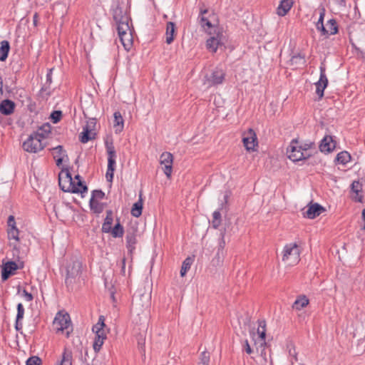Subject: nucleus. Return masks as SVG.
Masks as SVG:
<instances>
[{
    "mask_svg": "<svg viewBox=\"0 0 365 365\" xmlns=\"http://www.w3.org/2000/svg\"><path fill=\"white\" fill-rule=\"evenodd\" d=\"M287 154L289 159L293 162L303 160L311 156L309 153L303 152L302 150L300 149L299 140L297 138L291 141L290 145L287 149Z\"/></svg>",
    "mask_w": 365,
    "mask_h": 365,
    "instance_id": "nucleus-4",
    "label": "nucleus"
},
{
    "mask_svg": "<svg viewBox=\"0 0 365 365\" xmlns=\"http://www.w3.org/2000/svg\"><path fill=\"white\" fill-rule=\"evenodd\" d=\"M324 209L320 205L315 203L309 206L307 210L304 213V216L309 219H314L319 216Z\"/></svg>",
    "mask_w": 365,
    "mask_h": 365,
    "instance_id": "nucleus-18",
    "label": "nucleus"
},
{
    "mask_svg": "<svg viewBox=\"0 0 365 365\" xmlns=\"http://www.w3.org/2000/svg\"><path fill=\"white\" fill-rule=\"evenodd\" d=\"M96 338H100V339L102 338L103 339H106V334L105 333V331L103 330L100 333H96Z\"/></svg>",
    "mask_w": 365,
    "mask_h": 365,
    "instance_id": "nucleus-60",
    "label": "nucleus"
},
{
    "mask_svg": "<svg viewBox=\"0 0 365 365\" xmlns=\"http://www.w3.org/2000/svg\"><path fill=\"white\" fill-rule=\"evenodd\" d=\"M328 85V79L327 76L322 75V78H319V81L315 83L316 93L319 96V98H322L324 96V91Z\"/></svg>",
    "mask_w": 365,
    "mask_h": 365,
    "instance_id": "nucleus-23",
    "label": "nucleus"
},
{
    "mask_svg": "<svg viewBox=\"0 0 365 365\" xmlns=\"http://www.w3.org/2000/svg\"><path fill=\"white\" fill-rule=\"evenodd\" d=\"M7 225H8L7 231H12V230H18L16 226L15 218L13 215L9 216L8 220H7Z\"/></svg>",
    "mask_w": 365,
    "mask_h": 365,
    "instance_id": "nucleus-47",
    "label": "nucleus"
},
{
    "mask_svg": "<svg viewBox=\"0 0 365 365\" xmlns=\"http://www.w3.org/2000/svg\"><path fill=\"white\" fill-rule=\"evenodd\" d=\"M41 360L38 356H31L26 361V365H41Z\"/></svg>",
    "mask_w": 365,
    "mask_h": 365,
    "instance_id": "nucleus-51",
    "label": "nucleus"
},
{
    "mask_svg": "<svg viewBox=\"0 0 365 365\" xmlns=\"http://www.w3.org/2000/svg\"><path fill=\"white\" fill-rule=\"evenodd\" d=\"M212 226L215 228H217L221 223V214L219 211H215L213 212Z\"/></svg>",
    "mask_w": 365,
    "mask_h": 365,
    "instance_id": "nucleus-45",
    "label": "nucleus"
},
{
    "mask_svg": "<svg viewBox=\"0 0 365 365\" xmlns=\"http://www.w3.org/2000/svg\"><path fill=\"white\" fill-rule=\"evenodd\" d=\"M225 247V231L220 233V239L218 243L217 250L224 251Z\"/></svg>",
    "mask_w": 365,
    "mask_h": 365,
    "instance_id": "nucleus-54",
    "label": "nucleus"
},
{
    "mask_svg": "<svg viewBox=\"0 0 365 365\" xmlns=\"http://www.w3.org/2000/svg\"><path fill=\"white\" fill-rule=\"evenodd\" d=\"M21 268H23V262H20L19 264L14 261H8L5 263L3 262L1 269L2 281L7 280L10 276L15 274L17 269Z\"/></svg>",
    "mask_w": 365,
    "mask_h": 365,
    "instance_id": "nucleus-10",
    "label": "nucleus"
},
{
    "mask_svg": "<svg viewBox=\"0 0 365 365\" xmlns=\"http://www.w3.org/2000/svg\"><path fill=\"white\" fill-rule=\"evenodd\" d=\"M120 40L126 50H129L132 46L133 37L131 31L118 34Z\"/></svg>",
    "mask_w": 365,
    "mask_h": 365,
    "instance_id": "nucleus-31",
    "label": "nucleus"
},
{
    "mask_svg": "<svg viewBox=\"0 0 365 365\" xmlns=\"http://www.w3.org/2000/svg\"><path fill=\"white\" fill-rule=\"evenodd\" d=\"M325 16V9L324 8H322L319 11V18L318 21L316 24L317 29L320 31L322 34H325V26H324L323 21Z\"/></svg>",
    "mask_w": 365,
    "mask_h": 365,
    "instance_id": "nucleus-36",
    "label": "nucleus"
},
{
    "mask_svg": "<svg viewBox=\"0 0 365 365\" xmlns=\"http://www.w3.org/2000/svg\"><path fill=\"white\" fill-rule=\"evenodd\" d=\"M75 178L77 182L72 178L68 172L66 173L63 176L60 174L58 177L59 187L63 192L81 194L87 192L88 187L80 180V176L78 175Z\"/></svg>",
    "mask_w": 365,
    "mask_h": 365,
    "instance_id": "nucleus-1",
    "label": "nucleus"
},
{
    "mask_svg": "<svg viewBox=\"0 0 365 365\" xmlns=\"http://www.w3.org/2000/svg\"><path fill=\"white\" fill-rule=\"evenodd\" d=\"M150 302V296L148 294H140L133 297L132 304V311L138 314L143 312L144 308H147Z\"/></svg>",
    "mask_w": 365,
    "mask_h": 365,
    "instance_id": "nucleus-9",
    "label": "nucleus"
},
{
    "mask_svg": "<svg viewBox=\"0 0 365 365\" xmlns=\"http://www.w3.org/2000/svg\"><path fill=\"white\" fill-rule=\"evenodd\" d=\"M314 146V143L311 141L304 142V143H302L299 141V147H300V149L302 150L303 152L309 153V150H311L312 148H313Z\"/></svg>",
    "mask_w": 365,
    "mask_h": 365,
    "instance_id": "nucleus-46",
    "label": "nucleus"
},
{
    "mask_svg": "<svg viewBox=\"0 0 365 365\" xmlns=\"http://www.w3.org/2000/svg\"><path fill=\"white\" fill-rule=\"evenodd\" d=\"M104 192L102 190H96L92 192V197L91 199H94L98 201L104 197Z\"/></svg>",
    "mask_w": 365,
    "mask_h": 365,
    "instance_id": "nucleus-52",
    "label": "nucleus"
},
{
    "mask_svg": "<svg viewBox=\"0 0 365 365\" xmlns=\"http://www.w3.org/2000/svg\"><path fill=\"white\" fill-rule=\"evenodd\" d=\"M336 146V143L333 140L332 137L326 135L321 141L319 149L322 152L329 153L332 151Z\"/></svg>",
    "mask_w": 365,
    "mask_h": 365,
    "instance_id": "nucleus-16",
    "label": "nucleus"
},
{
    "mask_svg": "<svg viewBox=\"0 0 365 365\" xmlns=\"http://www.w3.org/2000/svg\"><path fill=\"white\" fill-rule=\"evenodd\" d=\"M175 35H176L175 24L172 21L168 22L167 25H166L165 42L168 44H171L175 39Z\"/></svg>",
    "mask_w": 365,
    "mask_h": 365,
    "instance_id": "nucleus-19",
    "label": "nucleus"
},
{
    "mask_svg": "<svg viewBox=\"0 0 365 365\" xmlns=\"http://www.w3.org/2000/svg\"><path fill=\"white\" fill-rule=\"evenodd\" d=\"M8 239L10 240V246L13 247L14 250L16 252H19L21 247L19 245L20 238L19 230L7 231Z\"/></svg>",
    "mask_w": 365,
    "mask_h": 365,
    "instance_id": "nucleus-17",
    "label": "nucleus"
},
{
    "mask_svg": "<svg viewBox=\"0 0 365 365\" xmlns=\"http://www.w3.org/2000/svg\"><path fill=\"white\" fill-rule=\"evenodd\" d=\"M301 249L297 242L284 245L282 260L287 266H294L300 261Z\"/></svg>",
    "mask_w": 365,
    "mask_h": 365,
    "instance_id": "nucleus-2",
    "label": "nucleus"
},
{
    "mask_svg": "<svg viewBox=\"0 0 365 365\" xmlns=\"http://www.w3.org/2000/svg\"><path fill=\"white\" fill-rule=\"evenodd\" d=\"M53 69H54L53 68H50L48 70V72L46 74V83H48L49 85L52 82V72H53Z\"/></svg>",
    "mask_w": 365,
    "mask_h": 365,
    "instance_id": "nucleus-58",
    "label": "nucleus"
},
{
    "mask_svg": "<svg viewBox=\"0 0 365 365\" xmlns=\"http://www.w3.org/2000/svg\"><path fill=\"white\" fill-rule=\"evenodd\" d=\"M115 161L112 160L108 161V169L106 174V177L108 181L111 182L113 178V173L115 170Z\"/></svg>",
    "mask_w": 365,
    "mask_h": 365,
    "instance_id": "nucleus-39",
    "label": "nucleus"
},
{
    "mask_svg": "<svg viewBox=\"0 0 365 365\" xmlns=\"http://www.w3.org/2000/svg\"><path fill=\"white\" fill-rule=\"evenodd\" d=\"M95 127L96 120L94 118H91L87 121L86 125L83 128V132L80 134L79 136V140L82 143H86L89 140L95 138Z\"/></svg>",
    "mask_w": 365,
    "mask_h": 365,
    "instance_id": "nucleus-8",
    "label": "nucleus"
},
{
    "mask_svg": "<svg viewBox=\"0 0 365 365\" xmlns=\"http://www.w3.org/2000/svg\"><path fill=\"white\" fill-rule=\"evenodd\" d=\"M51 133V125L49 123H44L34 133L41 140L46 139Z\"/></svg>",
    "mask_w": 365,
    "mask_h": 365,
    "instance_id": "nucleus-30",
    "label": "nucleus"
},
{
    "mask_svg": "<svg viewBox=\"0 0 365 365\" xmlns=\"http://www.w3.org/2000/svg\"><path fill=\"white\" fill-rule=\"evenodd\" d=\"M305 63L304 56L300 53L293 56L290 59V63L292 66H294L296 68L304 65Z\"/></svg>",
    "mask_w": 365,
    "mask_h": 365,
    "instance_id": "nucleus-38",
    "label": "nucleus"
},
{
    "mask_svg": "<svg viewBox=\"0 0 365 365\" xmlns=\"http://www.w3.org/2000/svg\"><path fill=\"white\" fill-rule=\"evenodd\" d=\"M24 309L21 303L18 304L17 305V320H21L24 317Z\"/></svg>",
    "mask_w": 365,
    "mask_h": 365,
    "instance_id": "nucleus-53",
    "label": "nucleus"
},
{
    "mask_svg": "<svg viewBox=\"0 0 365 365\" xmlns=\"http://www.w3.org/2000/svg\"><path fill=\"white\" fill-rule=\"evenodd\" d=\"M81 262L75 259L72 260L66 268V284L68 286L74 283L81 272Z\"/></svg>",
    "mask_w": 365,
    "mask_h": 365,
    "instance_id": "nucleus-5",
    "label": "nucleus"
},
{
    "mask_svg": "<svg viewBox=\"0 0 365 365\" xmlns=\"http://www.w3.org/2000/svg\"><path fill=\"white\" fill-rule=\"evenodd\" d=\"M52 155L53 158L56 160V163L57 166H60L65 158L68 159V155L62 145H58L51 149Z\"/></svg>",
    "mask_w": 365,
    "mask_h": 365,
    "instance_id": "nucleus-14",
    "label": "nucleus"
},
{
    "mask_svg": "<svg viewBox=\"0 0 365 365\" xmlns=\"http://www.w3.org/2000/svg\"><path fill=\"white\" fill-rule=\"evenodd\" d=\"M106 148H107V153H108V161L112 160V161H115V151L114 146L110 143L108 144L106 143Z\"/></svg>",
    "mask_w": 365,
    "mask_h": 365,
    "instance_id": "nucleus-44",
    "label": "nucleus"
},
{
    "mask_svg": "<svg viewBox=\"0 0 365 365\" xmlns=\"http://www.w3.org/2000/svg\"><path fill=\"white\" fill-rule=\"evenodd\" d=\"M110 232L114 237H120L123 236L124 232L123 227L119 222H118L113 228L111 227V231Z\"/></svg>",
    "mask_w": 365,
    "mask_h": 365,
    "instance_id": "nucleus-42",
    "label": "nucleus"
},
{
    "mask_svg": "<svg viewBox=\"0 0 365 365\" xmlns=\"http://www.w3.org/2000/svg\"><path fill=\"white\" fill-rule=\"evenodd\" d=\"M113 221V212L111 210H107L106 217L102 225V231L103 232L109 233L111 231Z\"/></svg>",
    "mask_w": 365,
    "mask_h": 365,
    "instance_id": "nucleus-29",
    "label": "nucleus"
},
{
    "mask_svg": "<svg viewBox=\"0 0 365 365\" xmlns=\"http://www.w3.org/2000/svg\"><path fill=\"white\" fill-rule=\"evenodd\" d=\"M242 142L244 146L247 150H254L257 145V139L255 132L253 129L250 128L244 133Z\"/></svg>",
    "mask_w": 365,
    "mask_h": 365,
    "instance_id": "nucleus-12",
    "label": "nucleus"
},
{
    "mask_svg": "<svg viewBox=\"0 0 365 365\" xmlns=\"http://www.w3.org/2000/svg\"><path fill=\"white\" fill-rule=\"evenodd\" d=\"M14 103L10 100H4L0 103V112L6 115H9L14 112Z\"/></svg>",
    "mask_w": 365,
    "mask_h": 365,
    "instance_id": "nucleus-25",
    "label": "nucleus"
},
{
    "mask_svg": "<svg viewBox=\"0 0 365 365\" xmlns=\"http://www.w3.org/2000/svg\"><path fill=\"white\" fill-rule=\"evenodd\" d=\"M257 334H258L259 339L258 341H255V345L259 346L262 348L261 354H263V351H264V346L266 345L265 342V336H266V322L264 320L258 321V328L257 331Z\"/></svg>",
    "mask_w": 365,
    "mask_h": 365,
    "instance_id": "nucleus-13",
    "label": "nucleus"
},
{
    "mask_svg": "<svg viewBox=\"0 0 365 365\" xmlns=\"http://www.w3.org/2000/svg\"><path fill=\"white\" fill-rule=\"evenodd\" d=\"M113 17L115 23L130 20L125 12L118 6L113 9Z\"/></svg>",
    "mask_w": 365,
    "mask_h": 365,
    "instance_id": "nucleus-26",
    "label": "nucleus"
},
{
    "mask_svg": "<svg viewBox=\"0 0 365 365\" xmlns=\"http://www.w3.org/2000/svg\"><path fill=\"white\" fill-rule=\"evenodd\" d=\"M200 21L202 26L205 27V26H207L208 28L212 27V24L210 21H208L205 17L201 16L200 17Z\"/></svg>",
    "mask_w": 365,
    "mask_h": 365,
    "instance_id": "nucleus-57",
    "label": "nucleus"
},
{
    "mask_svg": "<svg viewBox=\"0 0 365 365\" xmlns=\"http://www.w3.org/2000/svg\"><path fill=\"white\" fill-rule=\"evenodd\" d=\"M125 259L123 258L122 259L121 272H122L123 274H125Z\"/></svg>",
    "mask_w": 365,
    "mask_h": 365,
    "instance_id": "nucleus-63",
    "label": "nucleus"
},
{
    "mask_svg": "<svg viewBox=\"0 0 365 365\" xmlns=\"http://www.w3.org/2000/svg\"><path fill=\"white\" fill-rule=\"evenodd\" d=\"M225 41V36L222 31L218 29L214 36H210L207 40L206 46L210 51L215 53L217 51L218 48H221L224 46Z\"/></svg>",
    "mask_w": 365,
    "mask_h": 365,
    "instance_id": "nucleus-7",
    "label": "nucleus"
},
{
    "mask_svg": "<svg viewBox=\"0 0 365 365\" xmlns=\"http://www.w3.org/2000/svg\"><path fill=\"white\" fill-rule=\"evenodd\" d=\"M104 340L105 339H103L102 338L100 339V338L95 337V340H94L93 345L95 351L97 352L101 349L102 345L104 343Z\"/></svg>",
    "mask_w": 365,
    "mask_h": 365,
    "instance_id": "nucleus-50",
    "label": "nucleus"
},
{
    "mask_svg": "<svg viewBox=\"0 0 365 365\" xmlns=\"http://www.w3.org/2000/svg\"><path fill=\"white\" fill-rule=\"evenodd\" d=\"M53 326L57 333L61 332L66 337H68L73 331L71 318L67 313L63 314L59 312L54 318Z\"/></svg>",
    "mask_w": 365,
    "mask_h": 365,
    "instance_id": "nucleus-3",
    "label": "nucleus"
},
{
    "mask_svg": "<svg viewBox=\"0 0 365 365\" xmlns=\"http://www.w3.org/2000/svg\"><path fill=\"white\" fill-rule=\"evenodd\" d=\"M136 231L134 230H128L126 234V246L130 253H132L133 251L135 249V244L137 242L136 239Z\"/></svg>",
    "mask_w": 365,
    "mask_h": 365,
    "instance_id": "nucleus-20",
    "label": "nucleus"
},
{
    "mask_svg": "<svg viewBox=\"0 0 365 365\" xmlns=\"http://www.w3.org/2000/svg\"><path fill=\"white\" fill-rule=\"evenodd\" d=\"M38 15L37 13H35L33 16V23L35 26L38 25Z\"/></svg>",
    "mask_w": 365,
    "mask_h": 365,
    "instance_id": "nucleus-62",
    "label": "nucleus"
},
{
    "mask_svg": "<svg viewBox=\"0 0 365 365\" xmlns=\"http://www.w3.org/2000/svg\"><path fill=\"white\" fill-rule=\"evenodd\" d=\"M351 192L355 194L353 196V199L356 202L362 201V195H360V192L362 190V185L359 182V181H354L351 185Z\"/></svg>",
    "mask_w": 365,
    "mask_h": 365,
    "instance_id": "nucleus-27",
    "label": "nucleus"
},
{
    "mask_svg": "<svg viewBox=\"0 0 365 365\" xmlns=\"http://www.w3.org/2000/svg\"><path fill=\"white\" fill-rule=\"evenodd\" d=\"M309 303V299L307 296L302 294L297 297L296 300L292 304V309L297 311H300L306 307Z\"/></svg>",
    "mask_w": 365,
    "mask_h": 365,
    "instance_id": "nucleus-24",
    "label": "nucleus"
},
{
    "mask_svg": "<svg viewBox=\"0 0 365 365\" xmlns=\"http://www.w3.org/2000/svg\"><path fill=\"white\" fill-rule=\"evenodd\" d=\"M173 155L169 152L163 153L160 157V163L163 165V170L165 175L170 178L173 170Z\"/></svg>",
    "mask_w": 365,
    "mask_h": 365,
    "instance_id": "nucleus-11",
    "label": "nucleus"
},
{
    "mask_svg": "<svg viewBox=\"0 0 365 365\" xmlns=\"http://www.w3.org/2000/svg\"><path fill=\"white\" fill-rule=\"evenodd\" d=\"M10 49L9 43L7 41H2L0 46V61H4L7 56Z\"/></svg>",
    "mask_w": 365,
    "mask_h": 365,
    "instance_id": "nucleus-34",
    "label": "nucleus"
},
{
    "mask_svg": "<svg viewBox=\"0 0 365 365\" xmlns=\"http://www.w3.org/2000/svg\"><path fill=\"white\" fill-rule=\"evenodd\" d=\"M113 128L115 133H120L123 131L124 128V120L120 112L116 111L113 114Z\"/></svg>",
    "mask_w": 365,
    "mask_h": 365,
    "instance_id": "nucleus-22",
    "label": "nucleus"
},
{
    "mask_svg": "<svg viewBox=\"0 0 365 365\" xmlns=\"http://www.w3.org/2000/svg\"><path fill=\"white\" fill-rule=\"evenodd\" d=\"M72 351L66 348L62 354L61 360L57 361L56 365H72Z\"/></svg>",
    "mask_w": 365,
    "mask_h": 365,
    "instance_id": "nucleus-28",
    "label": "nucleus"
},
{
    "mask_svg": "<svg viewBox=\"0 0 365 365\" xmlns=\"http://www.w3.org/2000/svg\"><path fill=\"white\" fill-rule=\"evenodd\" d=\"M116 24L118 34H123V33L131 31L129 26V21H120L116 23Z\"/></svg>",
    "mask_w": 365,
    "mask_h": 365,
    "instance_id": "nucleus-37",
    "label": "nucleus"
},
{
    "mask_svg": "<svg viewBox=\"0 0 365 365\" xmlns=\"http://www.w3.org/2000/svg\"><path fill=\"white\" fill-rule=\"evenodd\" d=\"M42 140H43L39 138L34 133H32L29 138L24 142L22 145L23 148L25 151L29 153H38L42 150L45 147V144L42 143Z\"/></svg>",
    "mask_w": 365,
    "mask_h": 365,
    "instance_id": "nucleus-6",
    "label": "nucleus"
},
{
    "mask_svg": "<svg viewBox=\"0 0 365 365\" xmlns=\"http://www.w3.org/2000/svg\"><path fill=\"white\" fill-rule=\"evenodd\" d=\"M210 359V354L207 351H203L201 354L200 364L209 365Z\"/></svg>",
    "mask_w": 365,
    "mask_h": 365,
    "instance_id": "nucleus-48",
    "label": "nucleus"
},
{
    "mask_svg": "<svg viewBox=\"0 0 365 365\" xmlns=\"http://www.w3.org/2000/svg\"><path fill=\"white\" fill-rule=\"evenodd\" d=\"M225 257V251L217 250L215 259H217V264H220L222 262L223 258Z\"/></svg>",
    "mask_w": 365,
    "mask_h": 365,
    "instance_id": "nucleus-55",
    "label": "nucleus"
},
{
    "mask_svg": "<svg viewBox=\"0 0 365 365\" xmlns=\"http://www.w3.org/2000/svg\"><path fill=\"white\" fill-rule=\"evenodd\" d=\"M143 201L142 199V195L140 194L139 200L138 202L133 205L130 213L133 217H138L142 214Z\"/></svg>",
    "mask_w": 365,
    "mask_h": 365,
    "instance_id": "nucleus-32",
    "label": "nucleus"
},
{
    "mask_svg": "<svg viewBox=\"0 0 365 365\" xmlns=\"http://www.w3.org/2000/svg\"><path fill=\"white\" fill-rule=\"evenodd\" d=\"M61 116H62L61 111L55 110L51 113V119L52 120L53 123H56L61 120Z\"/></svg>",
    "mask_w": 365,
    "mask_h": 365,
    "instance_id": "nucleus-49",
    "label": "nucleus"
},
{
    "mask_svg": "<svg viewBox=\"0 0 365 365\" xmlns=\"http://www.w3.org/2000/svg\"><path fill=\"white\" fill-rule=\"evenodd\" d=\"M293 4V0H282L277 9V14L280 16H285L292 7Z\"/></svg>",
    "mask_w": 365,
    "mask_h": 365,
    "instance_id": "nucleus-21",
    "label": "nucleus"
},
{
    "mask_svg": "<svg viewBox=\"0 0 365 365\" xmlns=\"http://www.w3.org/2000/svg\"><path fill=\"white\" fill-rule=\"evenodd\" d=\"M21 320H16V325L15 327L16 330H19L22 328V324L20 322Z\"/></svg>",
    "mask_w": 365,
    "mask_h": 365,
    "instance_id": "nucleus-64",
    "label": "nucleus"
},
{
    "mask_svg": "<svg viewBox=\"0 0 365 365\" xmlns=\"http://www.w3.org/2000/svg\"><path fill=\"white\" fill-rule=\"evenodd\" d=\"M325 28H326V29H325L324 35L335 34L338 31V29H337V26H336V21L334 19H329L327 21Z\"/></svg>",
    "mask_w": 365,
    "mask_h": 365,
    "instance_id": "nucleus-33",
    "label": "nucleus"
},
{
    "mask_svg": "<svg viewBox=\"0 0 365 365\" xmlns=\"http://www.w3.org/2000/svg\"><path fill=\"white\" fill-rule=\"evenodd\" d=\"M225 78V72L221 69L213 71L210 76L207 78L209 86H215L222 83Z\"/></svg>",
    "mask_w": 365,
    "mask_h": 365,
    "instance_id": "nucleus-15",
    "label": "nucleus"
},
{
    "mask_svg": "<svg viewBox=\"0 0 365 365\" xmlns=\"http://www.w3.org/2000/svg\"><path fill=\"white\" fill-rule=\"evenodd\" d=\"M200 21L202 26L205 27V26H207L208 28L212 27V24L210 21H208L205 17L201 16L200 17Z\"/></svg>",
    "mask_w": 365,
    "mask_h": 365,
    "instance_id": "nucleus-56",
    "label": "nucleus"
},
{
    "mask_svg": "<svg viewBox=\"0 0 365 365\" xmlns=\"http://www.w3.org/2000/svg\"><path fill=\"white\" fill-rule=\"evenodd\" d=\"M105 318L103 316H100L98 319V322L93 327V331L95 333H100L101 331L104 330L103 328L105 327Z\"/></svg>",
    "mask_w": 365,
    "mask_h": 365,
    "instance_id": "nucleus-43",
    "label": "nucleus"
},
{
    "mask_svg": "<svg viewBox=\"0 0 365 365\" xmlns=\"http://www.w3.org/2000/svg\"><path fill=\"white\" fill-rule=\"evenodd\" d=\"M23 296L27 302H31L33 299L32 294L29 293L26 289L23 291Z\"/></svg>",
    "mask_w": 365,
    "mask_h": 365,
    "instance_id": "nucleus-59",
    "label": "nucleus"
},
{
    "mask_svg": "<svg viewBox=\"0 0 365 365\" xmlns=\"http://www.w3.org/2000/svg\"><path fill=\"white\" fill-rule=\"evenodd\" d=\"M245 351L248 354H250L252 352V350L247 341V340L245 341Z\"/></svg>",
    "mask_w": 365,
    "mask_h": 365,
    "instance_id": "nucleus-61",
    "label": "nucleus"
},
{
    "mask_svg": "<svg viewBox=\"0 0 365 365\" xmlns=\"http://www.w3.org/2000/svg\"><path fill=\"white\" fill-rule=\"evenodd\" d=\"M90 207L93 212L96 213H101L103 210V206L101 203H100L98 200L94 199H91L90 202Z\"/></svg>",
    "mask_w": 365,
    "mask_h": 365,
    "instance_id": "nucleus-40",
    "label": "nucleus"
},
{
    "mask_svg": "<svg viewBox=\"0 0 365 365\" xmlns=\"http://www.w3.org/2000/svg\"><path fill=\"white\" fill-rule=\"evenodd\" d=\"M192 260L190 257H187L182 262L181 269H180V276H185L187 272L190 269Z\"/></svg>",
    "mask_w": 365,
    "mask_h": 365,
    "instance_id": "nucleus-41",
    "label": "nucleus"
},
{
    "mask_svg": "<svg viewBox=\"0 0 365 365\" xmlns=\"http://www.w3.org/2000/svg\"><path fill=\"white\" fill-rule=\"evenodd\" d=\"M350 160V154L346 151H342L337 154L335 161L338 164L346 165Z\"/></svg>",
    "mask_w": 365,
    "mask_h": 365,
    "instance_id": "nucleus-35",
    "label": "nucleus"
}]
</instances>
